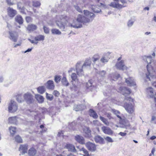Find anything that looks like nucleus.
<instances>
[{
	"label": "nucleus",
	"mask_w": 156,
	"mask_h": 156,
	"mask_svg": "<svg viewBox=\"0 0 156 156\" xmlns=\"http://www.w3.org/2000/svg\"><path fill=\"white\" fill-rule=\"evenodd\" d=\"M61 80L62 86L64 87H67L69 85V83L66 77L63 76Z\"/></svg>",
	"instance_id": "30"
},
{
	"label": "nucleus",
	"mask_w": 156,
	"mask_h": 156,
	"mask_svg": "<svg viewBox=\"0 0 156 156\" xmlns=\"http://www.w3.org/2000/svg\"><path fill=\"white\" fill-rule=\"evenodd\" d=\"M90 115L95 119H97L98 116L97 113L93 110L90 109Z\"/></svg>",
	"instance_id": "37"
},
{
	"label": "nucleus",
	"mask_w": 156,
	"mask_h": 156,
	"mask_svg": "<svg viewBox=\"0 0 156 156\" xmlns=\"http://www.w3.org/2000/svg\"><path fill=\"white\" fill-rule=\"evenodd\" d=\"M125 100L127 101H130L133 102V99L130 97L125 98Z\"/></svg>",
	"instance_id": "63"
},
{
	"label": "nucleus",
	"mask_w": 156,
	"mask_h": 156,
	"mask_svg": "<svg viewBox=\"0 0 156 156\" xmlns=\"http://www.w3.org/2000/svg\"><path fill=\"white\" fill-rule=\"evenodd\" d=\"M100 119L107 126H109V123L107 119L101 116H100Z\"/></svg>",
	"instance_id": "42"
},
{
	"label": "nucleus",
	"mask_w": 156,
	"mask_h": 156,
	"mask_svg": "<svg viewBox=\"0 0 156 156\" xmlns=\"http://www.w3.org/2000/svg\"><path fill=\"white\" fill-rule=\"evenodd\" d=\"M125 82L128 86H134L136 85V82L134 79L132 77H129L126 78Z\"/></svg>",
	"instance_id": "13"
},
{
	"label": "nucleus",
	"mask_w": 156,
	"mask_h": 156,
	"mask_svg": "<svg viewBox=\"0 0 156 156\" xmlns=\"http://www.w3.org/2000/svg\"><path fill=\"white\" fill-rule=\"evenodd\" d=\"M7 10L8 15L12 18H13L17 14L16 10L12 8L9 7Z\"/></svg>",
	"instance_id": "12"
},
{
	"label": "nucleus",
	"mask_w": 156,
	"mask_h": 156,
	"mask_svg": "<svg viewBox=\"0 0 156 156\" xmlns=\"http://www.w3.org/2000/svg\"><path fill=\"white\" fill-rule=\"evenodd\" d=\"M112 111L114 114L116 115L120 119H121L122 118L119 115L120 113L119 112L118 110H115V109H112Z\"/></svg>",
	"instance_id": "47"
},
{
	"label": "nucleus",
	"mask_w": 156,
	"mask_h": 156,
	"mask_svg": "<svg viewBox=\"0 0 156 156\" xmlns=\"http://www.w3.org/2000/svg\"><path fill=\"white\" fill-rule=\"evenodd\" d=\"M115 2L111 3L110 6L115 8H121L122 5L119 3V0H114Z\"/></svg>",
	"instance_id": "18"
},
{
	"label": "nucleus",
	"mask_w": 156,
	"mask_h": 156,
	"mask_svg": "<svg viewBox=\"0 0 156 156\" xmlns=\"http://www.w3.org/2000/svg\"><path fill=\"white\" fill-rule=\"evenodd\" d=\"M26 22L27 23L31 22H32V18L29 16H27L26 17Z\"/></svg>",
	"instance_id": "58"
},
{
	"label": "nucleus",
	"mask_w": 156,
	"mask_h": 156,
	"mask_svg": "<svg viewBox=\"0 0 156 156\" xmlns=\"http://www.w3.org/2000/svg\"><path fill=\"white\" fill-rule=\"evenodd\" d=\"M36 153V151L34 148H30L28 152V154L29 156H34Z\"/></svg>",
	"instance_id": "36"
},
{
	"label": "nucleus",
	"mask_w": 156,
	"mask_h": 156,
	"mask_svg": "<svg viewBox=\"0 0 156 156\" xmlns=\"http://www.w3.org/2000/svg\"><path fill=\"white\" fill-rule=\"evenodd\" d=\"M91 131L88 127H85L83 129L84 136L87 137H90L91 135Z\"/></svg>",
	"instance_id": "23"
},
{
	"label": "nucleus",
	"mask_w": 156,
	"mask_h": 156,
	"mask_svg": "<svg viewBox=\"0 0 156 156\" xmlns=\"http://www.w3.org/2000/svg\"><path fill=\"white\" fill-rule=\"evenodd\" d=\"M54 80L56 83H58L60 81L61 77L59 75H56L54 77Z\"/></svg>",
	"instance_id": "46"
},
{
	"label": "nucleus",
	"mask_w": 156,
	"mask_h": 156,
	"mask_svg": "<svg viewBox=\"0 0 156 156\" xmlns=\"http://www.w3.org/2000/svg\"><path fill=\"white\" fill-rule=\"evenodd\" d=\"M83 13L87 23L91 22L95 17V15L87 10H84Z\"/></svg>",
	"instance_id": "5"
},
{
	"label": "nucleus",
	"mask_w": 156,
	"mask_h": 156,
	"mask_svg": "<svg viewBox=\"0 0 156 156\" xmlns=\"http://www.w3.org/2000/svg\"><path fill=\"white\" fill-rule=\"evenodd\" d=\"M37 92L41 94H43L45 90V86H41L37 87Z\"/></svg>",
	"instance_id": "39"
},
{
	"label": "nucleus",
	"mask_w": 156,
	"mask_h": 156,
	"mask_svg": "<svg viewBox=\"0 0 156 156\" xmlns=\"http://www.w3.org/2000/svg\"><path fill=\"white\" fill-rule=\"evenodd\" d=\"M76 21L73 22V23H69L68 26L75 28H80L82 27V23L83 24L87 23L84 16L79 14L77 16Z\"/></svg>",
	"instance_id": "2"
},
{
	"label": "nucleus",
	"mask_w": 156,
	"mask_h": 156,
	"mask_svg": "<svg viewBox=\"0 0 156 156\" xmlns=\"http://www.w3.org/2000/svg\"><path fill=\"white\" fill-rule=\"evenodd\" d=\"M153 91V89L151 87H149L147 88L146 92L147 96L151 98H153L154 96Z\"/></svg>",
	"instance_id": "21"
},
{
	"label": "nucleus",
	"mask_w": 156,
	"mask_h": 156,
	"mask_svg": "<svg viewBox=\"0 0 156 156\" xmlns=\"http://www.w3.org/2000/svg\"><path fill=\"white\" fill-rule=\"evenodd\" d=\"M119 92L126 97L127 95L131 93V91L130 89L127 87H120Z\"/></svg>",
	"instance_id": "11"
},
{
	"label": "nucleus",
	"mask_w": 156,
	"mask_h": 156,
	"mask_svg": "<svg viewBox=\"0 0 156 156\" xmlns=\"http://www.w3.org/2000/svg\"><path fill=\"white\" fill-rule=\"evenodd\" d=\"M9 38L11 41L16 42L17 41L19 37L18 33L15 31H9Z\"/></svg>",
	"instance_id": "9"
},
{
	"label": "nucleus",
	"mask_w": 156,
	"mask_h": 156,
	"mask_svg": "<svg viewBox=\"0 0 156 156\" xmlns=\"http://www.w3.org/2000/svg\"><path fill=\"white\" fill-rule=\"evenodd\" d=\"M124 107L126 111L130 114H133V113L135 108L133 105L130 103H125L124 105Z\"/></svg>",
	"instance_id": "7"
},
{
	"label": "nucleus",
	"mask_w": 156,
	"mask_h": 156,
	"mask_svg": "<svg viewBox=\"0 0 156 156\" xmlns=\"http://www.w3.org/2000/svg\"><path fill=\"white\" fill-rule=\"evenodd\" d=\"M53 94L56 97H58L60 94V93L58 91L55 90L53 93Z\"/></svg>",
	"instance_id": "59"
},
{
	"label": "nucleus",
	"mask_w": 156,
	"mask_h": 156,
	"mask_svg": "<svg viewBox=\"0 0 156 156\" xmlns=\"http://www.w3.org/2000/svg\"><path fill=\"white\" fill-rule=\"evenodd\" d=\"M100 58L99 55L98 54H95L92 57V60L94 63L98 60Z\"/></svg>",
	"instance_id": "45"
},
{
	"label": "nucleus",
	"mask_w": 156,
	"mask_h": 156,
	"mask_svg": "<svg viewBox=\"0 0 156 156\" xmlns=\"http://www.w3.org/2000/svg\"><path fill=\"white\" fill-rule=\"evenodd\" d=\"M95 72L102 78H103L105 77V75L106 73V71L105 70L98 71L97 69H96Z\"/></svg>",
	"instance_id": "35"
},
{
	"label": "nucleus",
	"mask_w": 156,
	"mask_h": 156,
	"mask_svg": "<svg viewBox=\"0 0 156 156\" xmlns=\"http://www.w3.org/2000/svg\"><path fill=\"white\" fill-rule=\"evenodd\" d=\"M74 7L75 9L80 12H82V9L78 5H75Z\"/></svg>",
	"instance_id": "53"
},
{
	"label": "nucleus",
	"mask_w": 156,
	"mask_h": 156,
	"mask_svg": "<svg viewBox=\"0 0 156 156\" xmlns=\"http://www.w3.org/2000/svg\"><path fill=\"white\" fill-rule=\"evenodd\" d=\"M45 86L47 89L50 90H54L55 87L54 81L50 80L47 82Z\"/></svg>",
	"instance_id": "16"
},
{
	"label": "nucleus",
	"mask_w": 156,
	"mask_h": 156,
	"mask_svg": "<svg viewBox=\"0 0 156 156\" xmlns=\"http://www.w3.org/2000/svg\"><path fill=\"white\" fill-rule=\"evenodd\" d=\"M6 2L9 5H12L17 3V0H6Z\"/></svg>",
	"instance_id": "40"
},
{
	"label": "nucleus",
	"mask_w": 156,
	"mask_h": 156,
	"mask_svg": "<svg viewBox=\"0 0 156 156\" xmlns=\"http://www.w3.org/2000/svg\"><path fill=\"white\" fill-rule=\"evenodd\" d=\"M116 68L119 69L124 70L126 69L127 67L124 65V61L122 60L117 62L115 65Z\"/></svg>",
	"instance_id": "15"
},
{
	"label": "nucleus",
	"mask_w": 156,
	"mask_h": 156,
	"mask_svg": "<svg viewBox=\"0 0 156 156\" xmlns=\"http://www.w3.org/2000/svg\"><path fill=\"white\" fill-rule=\"evenodd\" d=\"M93 125L95 126H98L100 125L99 122L97 120L93 121Z\"/></svg>",
	"instance_id": "56"
},
{
	"label": "nucleus",
	"mask_w": 156,
	"mask_h": 156,
	"mask_svg": "<svg viewBox=\"0 0 156 156\" xmlns=\"http://www.w3.org/2000/svg\"><path fill=\"white\" fill-rule=\"evenodd\" d=\"M120 122L122 123L124 126L125 127H128V126H130L129 122H126L125 120H122Z\"/></svg>",
	"instance_id": "55"
},
{
	"label": "nucleus",
	"mask_w": 156,
	"mask_h": 156,
	"mask_svg": "<svg viewBox=\"0 0 156 156\" xmlns=\"http://www.w3.org/2000/svg\"><path fill=\"white\" fill-rule=\"evenodd\" d=\"M85 108V106L83 105H75L74 106V110L76 111H79L84 109Z\"/></svg>",
	"instance_id": "25"
},
{
	"label": "nucleus",
	"mask_w": 156,
	"mask_h": 156,
	"mask_svg": "<svg viewBox=\"0 0 156 156\" xmlns=\"http://www.w3.org/2000/svg\"><path fill=\"white\" fill-rule=\"evenodd\" d=\"M15 140L16 142L17 143H20V136L19 135H17L16 136L15 138Z\"/></svg>",
	"instance_id": "60"
},
{
	"label": "nucleus",
	"mask_w": 156,
	"mask_h": 156,
	"mask_svg": "<svg viewBox=\"0 0 156 156\" xmlns=\"http://www.w3.org/2000/svg\"><path fill=\"white\" fill-rule=\"evenodd\" d=\"M51 32L53 34L60 35L61 34V32L58 29L53 28L51 29Z\"/></svg>",
	"instance_id": "43"
},
{
	"label": "nucleus",
	"mask_w": 156,
	"mask_h": 156,
	"mask_svg": "<svg viewBox=\"0 0 156 156\" xmlns=\"http://www.w3.org/2000/svg\"><path fill=\"white\" fill-rule=\"evenodd\" d=\"M91 7H90L93 11L95 13H99L101 11V10L96 6L94 5L91 4H90Z\"/></svg>",
	"instance_id": "29"
},
{
	"label": "nucleus",
	"mask_w": 156,
	"mask_h": 156,
	"mask_svg": "<svg viewBox=\"0 0 156 156\" xmlns=\"http://www.w3.org/2000/svg\"><path fill=\"white\" fill-rule=\"evenodd\" d=\"M35 98L39 103H42L43 102L44 98L43 96L37 94L35 95Z\"/></svg>",
	"instance_id": "31"
},
{
	"label": "nucleus",
	"mask_w": 156,
	"mask_h": 156,
	"mask_svg": "<svg viewBox=\"0 0 156 156\" xmlns=\"http://www.w3.org/2000/svg\"><path fill=\"white\" fill-rule=\"evenodd\" d=\"M83 120V118L81 117H79L77 119V121L78 123H80V122Z\"/></svg>",
	"instance_id": "64"
},
{
	"label": "nucleus",
	"mask_w": 156,
	"mask_h": 156,
	"mask_svg": "<svg viewBox=\"0 0 156 156\" xmlns=\"http://www.w3.org/2000/svg\"><path fill=\"white\" fill-rule=\"evenodd\" d=\"M95 142L97 143L102 144L104 141V139L100 136H97L94 138Z\"/></svg>",
	"instance_id": "33"
},
{
	"label": "nucleus",
	"mask_w": 156,
	"mask_h": 156,
	"mask_svg": "<svg viewBox=\"0 0 156 156\" xmlns=\"http://www.w3.org/2000/svg\"><path fill=\"white\" fill-rule=\"evenodd\" d=\"M17 109L18 106L16 102L11 101L9 105V112L10 113H14L16 111Z\"/></svg>",
	"instance_id": "8"
},
{
	"label": "nucleus",
	"mask_w": 156,
	"mask_h": 156,
	"mask_svg": "<svg viewBox=\"0 0 156 156\" xmlns=\"http://www.w3.org/2000/svg\"><path fill=\"white\" fill-rule=\"evenodd\" d=\"M41 4L38 1H34L33 2V5L35 7H38L40 6Z\"/></svg>",
	"instance_id": "50"
},
{
	"label": "nucleus",
	"mask_w": 156,
	"mask_h": 156,
	"mask_svg": "<svg viewBox=\"0 0 156 156\" xmlns=\"http://www.w3.org/2000/svg\"><path fill=\"white\" fill-rule=\"evenodd\" d=\"M15 23H18L20 24V16H16L15 18Z\"/></svg>",
	"instance_id": "54"
},
{
	"label": "nucleus",
	"mask_w": 156,
	"mask_h": 156,
	"mask_svg": "<svg viewBox=\"0 0 156 156\" xmlns=\"http://www.w3.org/2000/svg\"><path fill=\"white\" fill-rule=\"evenodd\" d=\"M43 29L44 30V32L46 34H48L49 33V30L48 27L44 26L43 27Z\"/></svg>",
	"instance_id": "52"
},
{
	"label": "nucleus",
	"mask_w": 156,
	"mask_h": 156,
	"mask_svg": "<svg viewBox=\"0 0 156 156\" xmlns=\"http://www.w3.org/2000/svg\"><path fill=\"white\" fill-rule=\"evenodd\" d=\"M23 98L25 101L28 104H30L34 102L33 96L30 93L27 92L24 94Z\"/></svg>",
	"instance_id": "6"
},
{
	"label": "nucleus",
	"mask_w": 156,
	"mask_h": 156,
	"mask_svg": "<svg viewBox=\"0 0 156 156\" xmlns=\"http://www.w3.org/2000/svg\"><path fill=\"white\" fill-rule=\"evenodd\" d=\"M142 58L147 63V72L146 74V80H147V81H150L152 85L156 87V61L152 62L151 56H144Z\"/></svg>",
	"instance_id": "1"
},
{
	"label": "nucleus",
	"mask_w": 156,
	"mask_h": 156,
	"mask_svg": "<svg viewBox=\"0 0 156 156\" xmlns=\"http://www.w3.org/2000/svg\"><path fill=\"white\" fill-rule=\"evenodd\" d=\"M45 37L42 35H38L34 38V39L36 41H44V39Z\"/></svg>",
	"instance_id": "41"
},
{
	"label": "nucleus",
	"mask_w": 156,
	"mask_h": 156,
	"mask_svg": "<svg viewBox=\"0 0 156 156\" xmlns=\"http://www.w3.org/2000/svg\"><path fill=\"white\" fill-rule=\"evenodd\" d=\"M69 19V17L65 15H61L60 16L59 19L56 21V24L59 29L63 30L67 25Z\"/></svg>",
	"instance_id": "3"
},
{
	"label": "nucleus",
	"mask_w": 156,
	"mask_h": 156,
	"mask_svg": "<svg viewBox=\"0 0 156 156\" xmlns=\"http://www.w3.org/2000/svg\"><path fill=\"white\" fill-rule=\"evenodd\" d=\"M20 151H22V154H23L27 153V146L26 145H20Z\"/></svg>",
	"instance_id": "32"
},
{
	"label": "nucleus",
	"mask_w": 156,
	"mask_h": 156,
	"mask_svg": "<svg viewBox=\"0 0 156 156\" xmlns=\"http://www.w3.org/2000/svg\"><path fill=\"white\" fill-rule=\"evenodd\" d=\"M134 22V20H129L127 23L128 26L129 27H131L133 25Z\"/></svg>",
	"instance_id": "49"
},
{
	"label": "nucleus",
	"mask_w": 156,
	"mask_h": 156,
	"mask_svg": "<svg viewBox=\"0 0 156 156\" xmlns=\"http://www.w3.org/2000/svg\"><path fill=\"white\" fill-rule=\"evenodd\" d=\"M83 69V67L82 62L81 61L78 62L75 65V69L78 75L81 76L84 75Z\"/></svg>",
	"instance_id": "4"
},
{
	"label": "nucleus",
	"mask_w": 156,
	"mask_h": 156,
	"mask_svg": "<svg viewBox=\"0 0 156 156\" xmlns=\"http://www.w3.org/2000/svg\"><path fill=\"white\" fill-rule=\"evenodd\" d=\"M71 90L75 92V93H78L79 91V87L76 85L73 82L72 83V85L70 87Z\"/></svg>",
	"instance_id": "28"
},
{
	"label": "nucleus",
	"mask_w": 156,
	"mask_h": 156,
	"mask_svg": "<svg viewBox=\"0 0 156 156\" xmlns=\"http://www.w3.org/2000/svg\"><path fill=\"white\" fill-rule=\"evenodd\" d=\"M105 139L108 142L112 143L113 142L112 139L109 136H106L105 137Z\"/></svg>",
	"instance_id": "51"
},
{
	"label": "nucleus",
	"mask_w": 156,
	"mask_h": 156,
	"mask_svg": "<svg viewBox=\"0 0 156 156\" xmlns=\"http://www.w3.org/2000/svg\"><path fill=\"white\" fill-rule=\"evenodd\" d=\"M66 147L69 151L75 153L76 152V150L75 146L72 144H67L66 146Z\"/></svg>",
	"instance_id": "20"
},
{
	"label": "nucleus",
	"mask_w": 156,
	"mask_h": 156,
	"mask_svg": "<svg viewBox=\"0 0 156 156\" xmlns=\"http://www.w3.org/2000/svg\"><path fill=\"white\" fill-rule=\"evenodd\" d=\"M71 78L72 80V83L73 81L76 82L78 83L79 82L78 79L77 78L76 74V73H73L71 75Z\"/></svg>",
	"instance_id": "38"
},
{
	"label": "nucleus",
	"mask_w": 156,
	"mask_h": 156,
	"mask_svg": "<svg viewBox=\"0 0 156 156\" xmlns=\"http://www.w3.org/2000/svg\"><path fill=\"white\" fill-rule=\"evenodd\" d=\"M101 129L102 131L105 134L111 135L113 133V131L108 127L103 126L101 127Z\"/></svg>",
	"instance_id": "14"
},
{
	"label": "nucleus",
	"mask_w": 156,
	"mask_h": 156,
	"mask_svg": "<svg viewBox=\"0 0 156 156\" xmlns=\"http://www.w3.org/2000/svg\"><path fill=\"white\" fill-rule=\"evenodd\" d=\"M110 54L109 52L104 54L100 59V61L101 62L105 64L108 62L109 59V57H108Z\"/></svg>",
	"instance_id": "17"
},
{
	"label": "nucleus",
	"mask_w": 156,
	"mask_h": 156,
	"mask_svg": "<svg viewBox=\"0 0 156 156\" xmlns=\"http://www.w3.org/2000/svg\"><path fill=\"white\" fill-rule=\"evenodd\" d=\"M75 139L76 141L81 144H85V141L84 138L79 135H76L75 136Z\"/></svg>",
	"instance_id": "19"
},
{
	"label": "nucleus",
	"mask_w": 156,
	"mask_h": 156,
	"mask_svg": "<svg viewBox=\"0 0 156 156\" xmlns=\"http://www.w3.org/2000/svg\"><path fill=\"white\" fill-rule=\"evenodd\" d=\"M85 146L88 150L91 152H94L96 150V145L94 143L89 142L85 144Z\"/></svg>",
	"instance_id": "10"
},
{
	"label": "nucleus",
	"mask_w": 156,
	"mask_h": 156,
	"mask_svg": "<svg viewBox=\"0 0 156 156\" xmlns=\"http://www.w3.org/2000/svg\"><path fill=\"white\" fill-rule=\"evenodd\" d=\"M77 148L79 149V151L83 153V156H90L88 151L84 147L80 148L79 147H77Z\"/></svg>",
	"instance_id": "27"
},
{
	"label": "nucleus",
	"mask_w": 156,
	"mask_h": 156,
	"mask_svg": "<svg viewBox=\"0 0 156 156\" xmlns=\"http://www.w3.org/2000/svg\"><path fill=\"white\" fill-rule=\"evenodd\" d=\"M37 28V26L33 24H30L27 26V29L29 32H31L36 30Z\"/></svg>",
	"instance_id": "22"
},
{
	"label": "nucleus",
	"mask_w": 156,
	"mask_h": 156,
	"mask_svg": "<svg viewBox=\"0 0 156 156\" xmlns=\"http://www.w3.org/2000/svg\"><path fill=\"white\" fill-rule=\"evenodd\" d=\"M9 129L11 134L12 136H13L16 132V128L11 126L9 128Z\"/></svg>",
	"instance_id": "44"
},
{
	"label": "nucleus",
	"mask_w": 156,
	"mask_h": 156,
	"mask_svg": "<svg viewBox=\"0 0 156 156\" xmlns=\"http://www.w3.org/2000/svg\"><path fill=\"white\" fill-rule=\"evenodd\" d=\"M18 119V118H17L16 116L10 117L9 119V122L11 124H16L17 122Z\"/></svg>",
	"instance_id": "34"
},
{
	"label": "nucleus",
	"mask_w": 156,
	"mask_h": 156,
	"mask_svg": "<svg viewBox=\"0 0 156 156\" xmlns=\"http://www.w3.org/2000/svg\"><path fill=\"white\" fill-rule=\"evenodd\" d=\"M106 115H107V117L108 118V119H112V117L111 116V114L110 113H107L106 114Z\"/></svg>",
	"instance_id": "62"
},
{
	"label": "nucleus",
	"mask_w": 156,
	"mask_h": 156,
	"mask_svg": "<svg viewBox=\"0 0 156 156\" xmlns=\"http://www.w3.org/2000/svg\"><path fill=\"white\" fill-rule=\"evenodd\" d=\"M46 98L47 99L51 101L53 99V96L52 94H49L48 93H46Z\"/></svg>",
	"instance_id": "48"
},
{
	"label": "nucleus",
	"mask_w": 156,
	"mask_h": 156,
	"mask_svg": "<svg viewBox=\"0 0 156 156\" xmlns=\"http://www.w3.org/2000/svg\"><path fill=\"white\" fill-rule=\"evenodd\" d=\"M119 77V74L116 73H113L110 74L108 77L110 78L111 80H115L117 79Z\"/></svg>",
	"instance_id": "26"
},
{
	"label": "nucleus",
	"mask_w": 156,
	"mask_h": 156,
	"mask_svg": "<svg viewBox=\"0 0 156 156\" xmlns=\"http://www.w3.org/2000/svg\"><path fill=\"white\" fill-rule=\"evenodd\" d=\"M92 86V83L90 81H89L86 84V87L87 88H89Z\"/></svg>",
	"instance_id": "57"
},
{
	"label": "nucleus",
	"mask_w": 156,
	"mask_h": 156,
	"mask_svg": "<svg viewBox=\"0 0 156 156\" xmlns=\"http://www.w3.org/2000/svg\"><path fill=\"white\" fill-rule=\"evenodd\" d=\"M91 60L90 59H87L85 61L83 64V69H87L89 68L91 66Z\"/></svg>",
	"instance_id": "24"
},
{
	"label": "nucleus",
	"mask_w": 156,
	"mask_h": 156,
	"mask_svg": "<svg viewBox=\"0 0 156 156\" xmlns=\"http://www.w3.org/2000/svg\"><path fill=\"white\" fill-rule=\"evenodd\" d=\"M154 121V123L156 124V116H152V117L151 122H153Z\"/></svg>",
	"instance_id": "61"
}]
</instances>
